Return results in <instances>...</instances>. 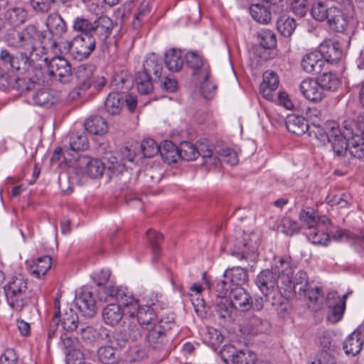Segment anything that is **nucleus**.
<instances>
[{
  "mask_svg": "<svg viewBox=\"0 0 364 364\" xmlns=\"http://www.w3.org/2000/svg\"><path fill=\"white\" fill-rule=\"evenodd\" d=\"M317 80L323 91V90L335 91L340 85L339 78L336 74L331 72L323 73L317 78Z\"/></svg>",
  "mask_w": 364,
  "mask_h": 364,
  "instance_id": "nucleus-45",
  "label": "nucleus"
},
{
  "mask_svg": "<svg viewBox=\"0 0 364 364\" xmlns=\"http://www.w3.org/2000/svg\"><path fill=\"white\" fill-rule=\"evenodd\" d=\"M260 45L265 49H271L276 46L277 38L274 33L270 30H262L258 33Z\"/></svg>",
  "mask_w": 364,
  "mask_h": 364,
  "instance_id": "nucleus-56",
  "label": "nucleus"
},
{
  "mask_svg": "<svg viewBox=\"0 0 364 364\" xmlns=\"http://www.w3.org/2000/svg\"><path fill=\"white\" fill-rule=\"evenodd\" d=\"M332 237L335 240H346L351 242L358 252L364 250V232L355 234L346 230L338 229L335 231Z\"/></svg>",
  "mask_w": 364,
  "mask_h": 364,
  "instance_id": "nucleus-19",
  "label": "nucleus"
},
{
  "mask_svg": "<svg viewBox=\"0 0 364 364\" xmlns=\"http://www.w3.org/2000/svg\"><path fill=\"white\" fill-rule=\"evenodd\" d=\"M60 340L63 348L66 350V353H70L78 348L79 341L76 337L65 333L60 335Z\"/></svg>",
  "mask_w": 364,
  "mask_h": 364,
  "instance_id": "nucleus-63",
  "label": "nucleus"
},
{
  "mask_svg": "<svg viewBox=\"0 0 364 364\" xmlns=\"http://www.w3.org/2000/svg\"><path fill=\"white\" fill-rule=\"evenodd\" d=\"M328 203L332 206L339 205L340 208H346L352 203L351 195L343 193L338 195H329L327 197Z\"/></svg>",
  "mask_w": 364,
  "mask_h": 364,
  "instance_id": "nucleus-59",
  "label": "nucleus"
},
{
  "mask_svg": "<svg viewBox=\"0 0 364 364\" xmlns=\"http://www.w3.org/2000/svg\"><path fill=\"white\" fill-rule=\"evenodd\" d=\"M93 69L92 65L87 64H82L77 67L75 77L80 90H85L92 84Z\"/></svg>",
  "mask_w": 364,
  "mask_h": 364,
  "instance_id": "nucleus-24",
  "label": "nucleus"
},
{
  "mask_svg": "<svg viewBox=\"0 0 364 364\" xmlns=\"http://www.w3.org/2000/svg\"><path fill=\"white\" fill-rule=\"evenodd\" d=\"M343 350L346 355H355L362 349L363 341L361 338V332L359 328L350 333L343 342Z\"/></svg>",
  "mask_w": 364,
  "mask_h": 364,
  "instance_id": "nucleus-23",
  "label": "nucleus"
},
{
  "mask_svg": "<svg viewBox=\"0 0 364 364\" xmlns=\"http://www.w3.org/2000/svg\"><path fill=\"white\" fill-rule=\"evenodd\" d=\"M279 279L275 273L269 269H264L257 275L255 283L260 291L265 297H268L278 287Z\"/></svg>",
  "mask_w": 364,
  "mask_h": 364,
  "instance_id": "nucleus-14",
  "label": "nucleus"
},
{
  "mask_svg": "<svg viewBox=\"0 0 364 364\" xmlns=\"http://www.w3.org/2000/svg\"><path fill=\"white\" fill-rule=\"evenodd\" d=\"M287 129L296 135H302L309 129L307 121L301 116L290 115L286 121Z\"/></svg>",
  "mask_w": 364,
  "mask_h": 364,
  "instance_id": "nucleus-32",
  "label": "nucleus"
},
{
  "mask_svg": "<svg viewBox=\"0 0 364 364\" xmlns=\"http://www.w3.org/2000/svg\"><path fill=\"white\" fill-rule=\"evenodd\" d=\"M225 248L230 255L240 259H253L255 257L256 243L252 242L250 235L242 231H238L234 237H229Z\"/></svg>",
  "mask_w": 364,
  "mask_h": 364,
  "instance_id": "nucleus-2",
  "label": "nucleus"
},
{
  "mask_svg": "<svg viewBox=\"0 0 364 364\" xmlns=\"http://www.w3.org/2000/svg\"><path fill=\"white\" fill-rule=\"evenodd\" d=\"M86 164V173L93 178L101 177L105 171V160L83 158Z\"/></svg>",
  "mask_w": 364,
  "mask_h": 364,
  "instance_id": "nucleus-44",
  "label": "nucleus"
},
{
  "mask_svg": "<svg viewBox=\"0 0 364 364\" xmlns=\"http://www.w3.org/2000/svg\"><path fill=\"white\" fill-rule=\"evenodd\" d=\"M60 322L63 330L67 332H73L77 328L79 329L80 323H82L79 322L77 314L71 309L62 315Z\"/></svg>",
  "mask_w": 364,
  "mask_h": 364,
  "instance_id": "nucleus-39",
  "label": "nucleus"
},
{
  "mask_svg": "<svg viewBox=\"0 0 364 364\" xmlns=\"http://www.w3.org/2000/svg\"><path fill=\"white\" fill-rule=\"evenodd\" d=\"M307 238L312 243L321 245H327L330 241V237L328 234L325 232L323 230H321L319 226L310 228L306 232Z\"/></svg>",
  "mask_w": 364,
  "mask_h": 364,
  "instance_id": "nucleus-48",
  "label": "nucleus"
},
{
  "mask_svg": "<svg viewBox=\"0 0 364 364\" xmlns=\"http://www.w3.org/2000/svg\"><path fill=\"white\" fill-rule=\"evenodd\" d=\"M79 334L82 340L87 344L95 343L100 338V331L91 326L80 323Z\"/></svg>",
  "mask_w": 364,
  "mask_h": 364,
  "instance_id": "nucleus-51",
  "label": "nucleus"
},
{
  "mask_svg": "<svg viewBox=\"0 0 364 364\" xmlns=\"http://www.w3.org/2000/svg\"><path fill=\"white\" fill-rule=\"evenodd\" d=\"M301 65L305 72L317 74L322 71L325 60L320 50H315L306 54L303 57Z\"/></svg>",
  "mask_w": 364,
  "mask_h": 364,
  "instance_id": "nucleus-15",
  "label": "nucleus"
},
{
  "mask_svg": "<svg viewBox=\"0 0 364 364\" xmlns=\"http://www.w3.org/2000/svg\"><path fill=\"white\" fill-rule=\"evenodd\" d=\"M309 286V279L306 272L304 271H299L293 281L291 279V288L289 289H286V287L283 286V289L284 291H288L289 293H299V295H301V292L306 293L307 290V287Z\"/></svg>",
  "mask_w": 364,
  "mask_h": 364,
  "instance_id": "nucleus-37",
  "label": "nucleus"
},
{
  "mask_svg": "<svg viewBox=\"0 0 364 364\" xmlns=\"http://www.w3.org/2000/svg\"><path fill=\"white\" fill-rule=\"evenodd\" d=\"M124 314V312L119 304L114 303L107 304L102 312L104 322L111 326L117 325L122 321Z\"/></svg>",
  "mask_w": 364,
  "mask_h": 364,
  "instance_id": "nucleus-20",
  "label": "nucleus"
},
{
  "mask_svg": "<svg viewBox=\"0 0 364 364\" xmlns=\"http://www.w3.org/2000/svg\"><path fill=\"white\" fill-rule=\"evenodd\" d=\"M146 237L151 247L153 254V261H156L161 253V243L164 240L162 234L149 229L146 231Z\"/></svg>",
  "mask_w": 364,
  "mask_h": 364,
  "instance_id": "nucleus-40",
  "label": "nucleus"
},
{
  "mask_svg": "<svg viewBox=\"0 0 364 364\" xmlns=\"http://www.w3.org/2000/svg\"><path fill=\"white\" fill-rule=\"evenodd\" d=\"M272 271L286 289L291 288V277L294 274V269L290 264L289 258L281 257L272 267Z\"/></svg>",
  "mask_w": 364,
  "mask_h": 364,
  "instance_id": "nucleus-10",
  "label": "nucleus"
},
{
  "mask_svg": "<svg viewBox=\"0 0 364 364\" xmlns=\"http://www.w3.org/2000/svg\"><path fill=\"white\" fill-rule=\"evenodd\" d=\"M236 311L235 306L228 298L220 299V301L217 302L216 312L224 320L232 321Z\"/></svg>",
  "mask_w": 364,
  "mask_h": 364,
  "instance_id": "nucleus-33",
  "label": "nucleus"
},
{
  "mask_svg": "<svg viewBox=\"0 0 364 364\" xmlns=\"http://www.w3.org/2000/svg\"><path fill=\"white\" fill-rule=\"evenodd\" d=\"M88 146V140L85 134H73L70 136V147L65 149L63 151L64 159H66V155L73 156L72 152L86 150Z\"/></svg>",
  "mask_w": 364,
  "mask_h": 364,
  "instance_id": "nucleus-30",
  "label": "nucleus"
},
{
  "mask_svg": "<svg viewBox=\"0 0 364 364\" xmlns=\"http://www.w3.org/2000/svg\"><path fill=\"white\" fill-rule=\"evenodd\" d=\"M141 147L144 156L147 158L154 157L159 153L160 151L159 146L151 139L143 140Z\"/></svg>",
  "mask_w": 364,
  "mask_h": 364,
  "instance_id": "nucleus-60",
  "label": "nucleus"
},
{
  "mask_svg": "<svg viewBox=\"0 0 364 364\" xmlns=\"http://www.w3.org/2000/svg\"><path fill=\"white\" fill-rule=\"evenodd\" d=\"M300 225L299 223L288 217H284L281 220L278 229L287 235L291 236L298 233L300 230Z\"/></svg>",
  "mask_w": 364,
  "mask_h": 364,
  "instance_id": "nucleus-53",
  "label": "nucleus"
},
{
  "mask_svg": "<svg viewBox=\"0 0 364 364\" xmlns=\"http://www.w3.org/2000/svg\"><path fill=\"white\" fill-rule=\"evenodd\" d=\"M271 305L277 311L279 317L284 318L289 314L290 304L287 300L282 298L281 296H279L277 300L276 299L275 296H272V301L271 302Z\"/></svg>",
  "mask_w": 364,
  "mask_h": 364,
  "instance_id": "nucleus-61",
  "label": "nucleus"
},
{
  "mask_svg": "<svg viewBox=\"0 0 364 364\" xmlns=\"http://www.w3.org/2000/svg\"><path fill=\"white\" fill-rule=\"evenodd\" d=\"M70 56L78 61L89 58L96 48L94 36L77 35L71 41L67 42Z\"/></svg>",
  "mask_w": 364,
  "mask_h": 364,
  "instance_id": "nucleus-3",
  "label": "nucleus"
},
{
  "mask_svg": "<svg viewBox=\"0 0 364 364\" xmlns=\"http://www.w3.org/2000/svg\"><path fill=\"white\" fill-rule=\"evenodd\" d=\"M164 63L166 68L172 72H178L183 65L181 50L172 48L165 54Z\"/></svg>",
  "mask_w": 364,
  "mask_h": 364,
  "instance_id": "nucleus-36",
  "label": "nucleus"
},
{
  "mask_svg": "<svg viewBox=\"0 0 364 364\" xmlns=\"http://www.w3.org/2000/svg\"><path fill=\"white\" fill-rule=\"evenodd\" d=\"M117 301L119 306H124L127 309V314L130 317H134L137 308L139 306V301L134 299L126 288L119 290Z\"/></svg>",
  "mask_w": 364,
  "mask_h": 364,
  "instance_id": "nucleus-31",
  "label": "nucleus"
},
{
  "mask_svg": "<svg viewBox=\"0 0 364 364\" xmlns=\"http://www.w3.org/2000/svg\"><path fill=\"white\" fill-rule=\"evenodd\" d=\"M329 11L330 7L328 8L327 5L321 1L314 2L311 9L312 17L316 21L321 22L327 20L330 14Z\"/></svg>",
  "mask_w": 364,
  "mask_h": 364,
  "instance_id": "nucleus-52",
  "label": "nucleus"
},
{
  "mask_svg": "<svg viewBox=\"0 0 364 364\" xmlns=\"http://www.w3.org/2000/svg\"><path fill=\"white\" fill-rule=\"evenodd\" d=\"M256 355L250 350H238L232 364H255Z\"/></svg>",
  "mask_w": 364,
  "mask_h": 364,
  "instance_id": "nucleus-62",
  "label": "nucleus"
},
{
  "mask_svg": "<svg viewBox=\"0 0 364 364\" xmlns=\"http://www.w3.org/2000/svg\"><path fill=\"white\" fill-rule=\"evenodd\" d=\"M85 127L92 134L103 135L108 131L107 121L100 116H91L85 122Z\"/></svg>",
  "mask_w": 364,
  "mask_h": 364,
  "instance_id": "nucleus-28",
  "label": "nucleus"
},
{
  "mask_svg": "<svg viewBox=\"0 0 364 364\" xmlns=\"http://www.w3.org/2000/svg\"><path fill=\"white\" fill-rule=\"evenodd\" d=\"M8 304L15 311H21L27 306L31 296L27 279L21 274L12 276L3 287Z\"/></svg>",
  "mask_w": 364,
  "mask_h": 364,
  "instance_id": "nucleus-1",
  "label": "nucleus"
},
{
  "mask_svg": "<svg viewBox=\"0 0 364 364\" xmlns=\"http://www.w3.org/2000/svg\"><path fill=\"white\" fill-rule=\"evenodd\" d=\"M348 152L353 157L364 162V140L359 135H355L348 140Z\"/></svg>",
  "mask_w": 364,
  "mask_h": 364,
  "instance_id": "nucleus-46",
  "label": "nucleus"
},
{
  "mask_svg": "<svg viewBox=\"0 0 364 364\" xmlns=\"http://www.w3.org/2000/svg\"><path fill=\"white\" fill-rule=\"evenodd\" d=\"M220 160H222L223 162L231 166H235L238 163V157L237 153L230 148L223 149L220 151Z\"/></svg>",
  "mask_w": 364,
  "mask_h": 364,
  "instance_id": "nucleus-64",
  "label": "nucleus"
},
{
  "mask_svg": "<svg viewBox=\"0 0 364 364\" xmlns=\"http://www.w3.org/2000/svg\"><path fill=\"white\" fill-rule=\"evenodd\" d=\"M329 12L330 14L326 21L330 28L336 32H344L348 26V16L335 6L330 7Z\"/></svg>",
  "mask_w": 364,
  "mask_h": 364,
  "instance_id": "nucleus-18",
  "label": "nucleus"
},
{
  "mask_svg": "<svg viewBox=\"0 0 364 364\" xmlns=\"http://www.w3.org/2000/svg\"><path fill=\"white\" fill-rule=\"evenodd\" d=\"M37 38V28L34 25L30 24L20 32L9 33L7 41L11 46L22 48L32 53L35 50Z\"/></svg>",
  "mask_w": 364,
  "mask_h": 364,
  "instance_id": "nucleus-4",
  "label": "nucleus"
},
{
  "mask_svg": "<svg viewBox=\"0 0 364 364\" xmlns=\"http://www.w3.org/2000/svg\"><path fill=\"white\" fill-rule=\"evenodd\" d=\"M159 147V154L164 161L167 162L175 161V157L178 155V147L176 146L171 141H164Z\"/></svg>",
  "mask_w": 364,
  "mask_h": 364,
  "instance_id": "nucleus-54",
  "label": "nucleus"
},
{
  "mask_svg": "<svg viewBox=\"0 0 364 364\" xmlns=\"http://www.w3.org/2000/svg\"><path fill=\"white\" fill-rule=\"evenodd\" d=\"M52 266V259L49 256H43L36 259L31 265L30 273L38 278L44 276Z\"/></svg>",
  "mask_w": 364,
  "mask_h": 364,
  "instance_id": "nucleus-35",
  "label": "nucleus"
},
{
  "mask_svg": "<svg viewBox=\"0 0 364 364\" xmlns=\"http://www.w3.org/2000/svg\"><path fill=\"white\" fill-rule=\"evenodd\" d=\"M46 25L49 34L52 36L50 39H48L50 48H56L58 45V41L61 39L67 32L66 23L60 15L52 13L48 16Z\"/></svg>",
  "mask_w": 364,
  "mask_h": 364,
  "instance_id": "nucleus-7",
  "label": "nucleus"
},
{
  "mask_svg": "<svg viewBox=\"0 0 364 364\" xmlns=\"http://www.w3.org/2000/svg\"><path fill=\"white\" fill-rule=\"evenodd\" d=\"M97 355L100 362L103 364H118L120 355L112 346H103L98 348Z\"/></svg>",
  "mask_w": 364,
  "mask_h": 364,
  "instance_id": "nucleus-34",
  "label": "nucleus"
},
{
  "mask_svg": "<svg viewBox=\"0 0 364 364\" xmlns=\"http://www.w3.org/2000/svg\"><path fill=\"white\" fill-rule=\"evenodd\" d=\"M49 75L65 84L71 81L73 73L70 63L63 57L53 58L48 65Z\"/></svg>",
  "mask_w": 364,
  "mask_h": 364,
  "instance_id": "nucleus-6",
  "label": "nucleus"
},
{
  "mask_svg": "<svg viewBox=\"0 0 364 364\" xmlns=\"http://www.w3.org/2000/svg\"><path fill=\"white\" fill-rule=\"evenodd\" d=\"M54 100L53 90L46 88L35 91L28 98L29 103L45 107L51 106L54 103Z\"/></svg>",
  "mask_w": 364,
  "mask_h": 364,
  "instance_id": "nucleus-25",
  "label": "nucleus"
},
{
  "mask_svg": "<svg viewBox=\"0 0 364 364\" xmlns=\"http://www.w3.org/2000/svg\"><path fill=\"white\" fill-rule=\"evenodd\" d=\"M229 300L232 301L236 309L240 307L242 309V310L250 309V300H251V296L242 287L231 289Z\"/></svg>",
  "mask_w": 364,
  "mask_h": 364,
  "instance_id": "nucleus-26",
  "label": "nucleus"
},
{
  "mask_svg": "<svg viewBox=\"0 0 364 364\" xmlns=\"http://www.w3.org/2000/svg\"><path fill=\"white\" fill-rule=\"evenodd\" d=\"M332 122H328L324 124V127H321L317 123V121L312 119V125L314 129L312 131L315 136L323 144L329 141L330 134L331 129H327L326 127L330 124Z\"/></svg>",
  "mask_w": 364,
  "mask_h": 364,
  "instance_id": "nucleus-58",
  "label": "nucleus"
},
{
  "mask_svg": "<svg viewBox=\"0 0 364 364\" xmlns=\"http://www.w3.org/2000/svg\"><path fill=\"white\" fill-rule=\"evenodd\" d=\"M76 306L82 314L88 318L97 313L96 301L91 291L84 289L75 299Z\"/></svg>",
  "mask_w": 364,
  "mask_h": 364,
  "instance_id": "nucleus-16",
  "label": "nucleus"
},
{
  "mask_svg": "<svg viewBox=\"0 0 364 364\" xmlns=\"http://www.w3.org/2000/svg\"><path fill=\"white\" fill-rule=\"evenodd\" d=\"M200 151L196 146L188 142L183 141L180 144L178 150V156L186 161H193L197 159Z\"/></svg>",
  "mask_w": 364,
  "mask_h": 364,
  "instance_id": "nucleus-50",
  "label": "nucleus"
},
{
  "mask_svg": "<svg viewBox=\"0 0 364 364\" xmlns=\"http://www.w3.org/2000/svg\"><path fill=\"white\" fill-rule=\"evenodd\" d=\"M143 70L148 75L154 74L156 77L159 78L161 75L162 65L160 63L158 57L154 54H150L145 60L143 64Z\"/></svg>",
  "mask_w": 364,
  "mask_h": 364,
  "instance_id": "nucleus-43",
  "label": "nucleus"
},
{
  "mask_svg": "<svg viewBox=\"0 0 364 364\" xmlns=\"http://www.w3.org/2000/svg\"><path fill=\"white\" fill-rule=\"evenodd\" d=\"M250 13L253 19L258 23L267 24L271 21L272 13L274 12L266 5L258 3L250 7Z\"/></svg>",
  "mask_w": 364,
  "mask_h": 364,
  "instance_id": "nucleus-29",
  "label": "nucleus"
},
{
  "mask_svg": "<svg viewBox=\"0 0 364 364\" xmlns=\"http://www.w3.org/2000/svg\"><path fill=\"white\" fill-rule=\"evenodd\" d=\"M223 275L233 287H242L248 280L247 269L240 267L228 269Z\"/></svg>",
  "mask_w": 364,
  "mask_h": 364,
  "instance_id": "nucleus-21",
  "label": "nucleus"
},
{
  "mask_svg": "<svg viewBox=\"0 0 364 364\" xmlns=\"http://www.w3.org/2000/svg\"><path fill=\"white\" fill-rule=\"evenodd\" d=\"M296 26L295 20L287 15L280 16L277 21L278 31L285 37H289L294 32Z\"/></svg>",
  "mask_w": 364,
  "mask_h": 364,
  "instance_id": "nucleus-47",
  "label": "nucleus"
},
{
  "mask_svg": "<svg viewBox=\"0 0 364 364\" xmlns=\"http://www.w3.org/2000/svg\"><path fill=\"white\" fill-rule=\"evenodd\" d=\"M327 129H331L329 141L326 143H331L334 153L337 156L346 154L348 150V140L341 133L340 129L336 122H331L326 127Z\"/></svg>",
  "mask_w": 364,
  "mask_h": 364,
  "instance_id": "nucleus-12",
  "label": "nucleus"
},
{
  "mask_svg": "<svg viewBox=\"0 0 364 364\" xmlns=\"http://www.w3.org/2000/svg\"><path fill=\"white\" fill-rule=\"evenodd\" d=\"M299 88L303 95L310 101L320 102L324 97L317 80L306 79L301 82Z\"/></svg>",
  "mask_w": 364,
  "mask_h": 364,
  "instance_id": "nucleus-17",
  "label": "nucleus"
},
{
  "mask_svg": "<svg viewBox=\"0 0 364 364\" xmlns=\"http://www.w3.org/2000/svg\"><path fill=\"white\" fill-rule=\"evenodd\" d=\"M113 27L112 19L107 16H102L93 22L92 34L101 41L103 50L107 48V41L110 37Z\"/></svg>",
  "mask_w": 364,
  "mask_h": 364,
  "instance_id": "nucleus-13",
  "label": "nucleus"
},
{
  "mask_svg": "<svg viewBox=\"0 0 364 364\" xmlns=\"http://www.w3.org/2000/svg\"><path fill=\"white\" fill-rule=\"evenodd\" d=\"M75 31L81 33L80 35L93 36V23L83 17H77L73 25Z\"/></svg>",
  "mask_w": 364,
  "mask_h": 364,
  "instance_id": "nucleus-55",
  "label": "nucleus"
},
{
  "mask_svg": "<svg viewBox=\"0 0 364 364\" xmlns=\"http://www.w3.org/2000/svg\"><path fill=\"white\" fill-rule=\"evenodd\" d=\"M299 218L308 226L309 230L310 228L321 225V218L317 212L311 207H304L299 213Z\"/></svg>",
  "mask_w": 364,
  "mask_h": 364,
  "instance_id": "nucleus-41",
  "label": "nucleus"
},
{
  "mask_svg": "<svg viewBox=\"0 0 364 364\" xmlns=\"http://www.w3.org/2000/svg\"><path fill=\"white\" fill-rule=\"evenodd\" d=\"M348 294L340 296L336 292L328 294L326 305L329 309L327 318L331 323H337L341 320L346 309V300Z\"/></svg>",
  "mask_w": 364,
  "mask_h": 364,
  "instance_id": "nucleus-9",
  "label": "nucleus"
},
{
  "mask_svg": "<svg viewBox=\"0 0 364 364\" xmlns=\"http://www.w3.org/2000/svg\"><path fill=\"white\" fill-rule=\"evenodd\" d=\"M105 338L109 346H112L114 349L123 348L127 343L126 334L119 331L106 333Z\"/></svg>",
  "mask_w": 364,
  "mask_h": 364,
  "instance_id": "nucleus-49",
  "label": "nucleus"
},
{
  "mask_svg": "<svg viewBox=\"0 0 364 364\" xmlns=\"http://www.w3.org/2000/svg\"><path fill=\"white\" fill-rule=\"evenodd\" d=\"M130 335L135 340L144 336L147 343L154 348H160L167 342L166 329L161 323L142 332H139V330L133 331Z\"/></svg>",
  "mask_w": 364,
  "mask_h": 364,
  "instance_id": "nucleus-8",
  "label": "nucleus"
},
{
  "mask_svg": "<svg viewBox=\"0 0 364 364\" xmlns=\"http://www.w3.org/2000/svg\"><path fill=\"white\" fill-rule=\"evenodd\" d=\"M134 82L139 92L141 95H148L153 90L154 87L151 75L146 72H137Z\"/></svg>",
  "mask_w": 364,
  "mask_h": 364,
  "instance_id": "nucleus-38",
  "label": "nucleus"
},
{
  "mask_svg": "<svg viewBox=\"0 0 364 364\" xmlns=\"http://www.w3.org/2000/svg\"><path fill=\"white\" fill-rule=\"evenodd\" d=\"M135 316L141 328L140 332L154 328L162 322L161 320H158L153 307L149 305L139 306L136 311Z\"/></svg>",
  "mask_w": 364,
  "mask_h": 364,
  "instance_id": "nucleus-11",
  "label": "nucleus"
},
{
  "mask_svg": "<svg viewBox=\"0 0 364 364\" xmlns=\"http://www.w3.org/2000/svg\"><path fill=\"white\" fill-rule=\"evenodd\" d=\"M124 106L123 93L111 92L105 102V111L112 116L120 114Z\"/></svg>",
  "mask_w": 364,
  "mask_h": 364,
  "instance_id": "nucleus-27",
  "label": "nucleus"
},
{
  "mask_svg": "<svg viewBox=\"0 0 364 364\" xmlns=\"http://www.w3.org/2000/svg\"><path fill=\"white\" fill-rule=\"evenodd\" d=\"M105 171L109 178L119 177L124 187L132 188L136 183V176L132 177L131 172L125 166L114 156L105 159Z\"/></svg>",
  "mask_w": 364,
  "mask_h": 364,
  "instance_id": "nucleus-5",
  "label": "nucleus"
},
{
  "mask_svg": "<svg viewBox=\"0 0 364 364\" xmlns=\"http://www.w3.org/2000/svg\"><path fill=\"white\" fill-rule=\"evenodd\" d=\"M319 50L322 53L325 62L336 63L342 57V50L338 42L322 43L319 46Z\"/></svg>",
  "mask_w": 364,
  "mask_h": 364,
  "instance_id": "nucleus-22",
  "label": "nucleus"
},
{
  "mask_svg": "<svg viewBox=\"0 0 364 364\" xmlns=\"http://www.w3.org/2000/svg\"><path fill=\"white\" fill-rule=\"evenodd\" d=\"M268 321L262 319L255 315L248 318L246 328L250 333L257 334L266 332L269 328Z\"/></svg>",
  "mask_w": 364,
  "mask_h": 364,
  "instance_id": "nucleus-42",
  "label": "nucleus"
},
{
  "mask_svg": "<svg viewBox=\"0 0 364 364\" xmlns=\"http://www.w3.org/2000/svg\"><path fill=\"white\" fill-rule=\"evenodd\" d=\"M144 181L148 186L157 184L162 179L161 170L156 167H149L143 172Z\"/></svg>",
  "mask_w": 364,
  "mask_h": 364,
  "instance_id": "nucleus-57",
  "label": "nucleus"
}]
</instances>
